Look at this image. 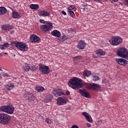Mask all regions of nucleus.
Instances as JSON below:
<instances>
[{"label": "nucleus", "instance_id": "obj_1", "mask_svg": "<svg viewBox=\"0 0 128 128\" xmlns=\"http://www.w3.org/2000/svg\"><path fill=\"white\" fill-rule=\"evenodd\" d=\"M68 84L73 90H78V88H82V84L80 79L76 77L70 79L68 82Z\"/></svg>", "mask_w": 128, "mask_h": 128}, {"label": "nucleus", "instance_id": "obj_2", "mask_svg": "<svg viewBox=\"0 0 128 128\" xmlns=\"http://www.w3.org/2000/svg\"><path fill=\"white\" fill-rule=\"evenodd\" d=\"M10 120V116L6 114H0V124H8Z\"/></svg>", "mask_w": 128, "mask_h": 128}, {"label": "nucleus", "instance_id": "obj_3", "mask_svg": "<svg viewBox=\"0 0 128 128\" xmlns=\"http://www.w3.org/2000/svg\"><path fill=\"white\" fill-rule=\"evenodd\" d=\"M84 86L87 90H100L102 86L98 84L95 83H85Z\"/></svg>", "mask_w": 128, "mask_h": 128}, {"label": "nucleus", "instance_id": "obj_4", "mask_svg": "<svg viewBox=\"0 0 128 128\" xmlns=\"http://www.w3.org/2000/svg\"><path fill=\"white\" fill-rule=\"evenodd\" d=\"M12 44H14L15 46H16L18 50H20L22 52H26L28 49V46L26 43L14 41Z\"/></svg>", "mask_w": 128, "mask_h": 128}, {"label": "nucleus", "instance_id": "obj_5", "mask_svg": "<svg viewBox=\"0 0 128 128\" xmlns=\"http://www.w3.org/2000/svg\"><path fill=\"white\" fill-rule=\"evenodd\" d=\"M14 110V106H2L0 107V112H3L9 114H12Z\"/></svg>", "mask_w": 128, "mask_h": 128}, {"label": "nucleus", "instance_id": "obj_6", "mask_svg": "<svg viewBox=\"0 0 128 128\" xmlns=\"http://www.w3.org/2000/svg\"><path fill=\"white\" fill-rule=\"evenodd\" d=\"M22 92L24 98L28 100L30 102H34L36 100V96L32 92H28L25 90H23Z\"/></svg>", "mask_w": 128, "mask_h": 128}, {"label": "nucleus", "instance_id": "obj_7", "mask_svg": "<svg viewBox=\"0 0 128 128\" xmlns=\"http://www.w3.org/2000/svg\"><path fill=\"white\" fill-rule=\"evenodd\" d=\"M118 54L119 56H122L124 58L128 60V50L126 48H122L118 50Z\"/></svg>", "mask_w": 128, "mask_h": 128}, {"label": "nucleus", "instance_id": "obj_8", "mask_svg": "<svg viewBox=\"0 0 128 128\" xmlns=\"http://www.w3.org/2000/svg\"><path fill=\"white\" fill-rule=\"evenodd\" d=\"M46 24H43L40 26L41 30H43V32H50L52 28V23L50 22H46Z\"/></svg>", "mask_w": 128, "mask_h": 128}, {"label": "nucleus", "instance_id": "obj_9", "mask_svg": "<svg viewBox=\"0 0 128 128\" xmlns=\"http://www.w3.org/2000/svg\"><path fill=\"white\" fill-rule=\"evenodd\" d=\"M39 70L44 74H48L50 72V69L48 66H46L44 64L40 65Z\"/></svg>", "mask_w": 128, "mask_h": 128}, {"label": "nucleus", "instance_id": "obj_10", "mask_svg": "<svg viewBox=\"0 0 128 128\" xmlns=\"http://www.w3.org/2000/svg\"><path fill=\"white\" fill-rule=\"evenodd\" d=\"M122 42V38L119 36H115L112 38L111 44L112 46H118Z\"/></svg>", "mask_w": 128, "mask_h": 128}, {"label": "nucleus", "instance_id": "obj_11", "mask_svg": "<svg viewBox=\"0 0 128 128\" xmlns=\"http://www.w3.org/2000/svg\"><path fill=\"white\" fill-rule=\"evenodd\" d=\"M51 34L53 36H56L57 38H59V40H60L61 42H64V40L68 38L67 36H66V35L63 34L62 36L60 32H52Z\"/></svg>", "mask_w": 128, "mask_h": 128}, {"label": "nucleus", "instance_id": "obj_12", "mask_svg": "<svg viewBox=\"0 0 128 128\" xmlns=\"http://www.w3.org/2000/svg\"><path fill=\"white\" fill-rule=\"evenodd\" d=\"M78 92L82 96H84L87 98H91L90 95V92H88L86 89H79Z\"/></svg>", "mask_w": 128, "mask_h": 128}, {"label": "nucleus", "instance_id": "obj_13", "mask_svg": "<svg viewBox=\"0 0 128 128\" xmlns=\"http://www.w3.org/2000/svg\"><path fill=\"white\" fill-rule=\"evenodd\" d=\"M30 40L32 42H40V38L38 36L36 35L32 34L30 37Z\"/></svg>", "mask_w": 128, "mask_h": 128}, {"label": "nucleus", "instance_id": "obj_14", "mask_svg": "<svg viewBox=\"0 0 128 128\" xmlns=\"http://www.w3.org/2000/svg\"><path fill=\"white\" fill-rule=\"evenodd\" d=\"M116 61L118 62V64L120 66H126L128 64V61L124 58H117Z\"/></svg>", "mask_w": 128, "mask_h": 128}, {"label": "nucleus", "instance_id": "obj_15", "mask_svg": "<svg viewBox=\"0 0 128 128\" xmlns=\"http://www.w3.org/2000/svg\"><path fill=\"white\" fill-rule=\"evenodd\" d=\"M57 104L58 106H64L66 104V100L62 97H58L57 99Z\"/></svg>", "mask_w": 128, "mask_h": 128}, {"label": "nucleus", "instance_id": "obj_16", "mask_svg": "<svg viewBox=\"0 0 128 128\" xmlns=\"http://www.w3.org/2000/svg\"><path fill=\"white\" fill-rule=\"evenodd\" d=\"M77 48L79 50H84L86 48V42L84 40H80L78 44Z\"/></svg>", "mask_w": 128, "mask_h": 128}, {"label": "nucleus", "instance_id": "obj_17", "mask_svg": "<svg viewBox=\"0 0 128 128\" xmlns=\"http://www.w3.org/2000/svg\"><path fill=\"white\" fill-rule=\"evenodd\" d=\"M82 115L85 116L86 120L88 122L92 123V116L86 112H83L82 113Z\"/></svg>", "mask_w": 128, "mask_h": 128}, {"label": "nucleus", "instance_id": "obj_18", "mask_svg": "<svg viewBox=\"0 0 128 128\" xmlns=\"http://www.w3.org/2000/svg\"><path fill=\"white\" fill-rule=\"evenodd\" d=\"M63 94L64 93L62 92L60 89H56L53 91V94L55 96H62Z\"/></svg>", "mask_w": 128, "mask_h": 128}, {"label": "nucleus", "instance_id": "obj_19", "mask_svg": "<svg viewBox=\"0 0 128 128\" xmlns=\"http://www.w3.org/2000/svg\"><path fill=\"white\" fill-rule=\"evenodd\" d=\"M14 88V86L12 83H9L4 86V88L6 90H12Z\"/></svg>", "mask_w": 128, "mask_h": 128}, {"label": "nucleus", "instance_id": "obj_20", "mask_svg": "<svg viewBox=\"0 0 128 128\" xmlns=\"http://www.w3.org/2000/svg\"><path fill=\"white\" fill-rule=\"evenodd\" d=\"M39 16H48L50 12L46 10H42L39 12Z\"/></svg>", "mask_w": 128, "mask_h": 128}, {"label": "nucleus", "instance_id": "obj_21", "mask_svg": "<svg viewBox=\"0 0 128 128\" xmlns=\"http://www.w3.org/2000/svg\"><path fill=\"white\" fill-rule=\"evenodd\" d=\"M2 28L4 30H8L12 28V26L10 24H6L2 26Z\"/></svg>", "mask_w": 128, "mask_h": 128}, {"label": "nucleus", "instance_id": "obj_22", "mask_svg": "<svg viewBox=\"0 0 128 128\" xmlns=\"http://www.w3.org/2000/svg\"><path fill=\"white\" fill-rule=\"evenodd\" d=\"M96 54H97V56H104L106 54V52L102 51V50H98L96 51Z\"/></svg>", "mask_w": 128, "mask_h": 128}, {"label": "nucleus", "instance_id": "obj_23", "mask_svg": "<svg viewBox=\"0 0 128 128\" xmlns=\"http://www.w3.org/2000/svg\"><path fill=\"white\" fill-rule=\"evenodd\" d=\"M6 14V8L4 6L0 7V16Z\"/></svg>", "mask_w": 128, "mask_h": 128}, {"label": "nucleus", "instance_id": "obj_24", "mask_svg": "<svg viewBox=\"0 0 128 128\" xmlns=\"http://www.w3.org/2000/svg\"><path fill=\"white\" fill-rule=\"evenodd\" d=\"M12 16L14 18H20V15L18 12H12Z\"/></svg>", "mask_w": 128, "mask_h": 128}, {"label": "nucleus", "instance_id": "obj_25", "mask_svg": "<svg viewBox=\"0 0 128 128\" xmlns=\"http://www.w3.org/2000/svg\"><path fill=\"white\" fill-rule=\"evenodd\" d=\"M35 90L38 92H42L44 90V88L42 86H36Z\"/></svg>", "mask_w": 128, "mask_h": 128}, {"label": "nucleus", "instance_id": "obj_26", "mask_svg": "<svg viewBox=\"0 0 128 128\" xmlns=\"http://www.w3.org/2000/svg\"><path fill=\"white\" fill-rule=\"evenodd\" d=\"M30 8L31 10H38V8H40V6L38 4H31L30 5Z\"/></svg>", "mask_w": 128, "mask_h": 128}, {"label": "nucleus", "instance_id": "obj_27", "mask_svg": "<svg viewBox=\"0 0 128 128\" xmlns=\"http://www.w3.org/2000/svg\"><path fill=\"white\" fill-rule=\"evenodd\" d=\"M8 46H10V44L8 43H4V44L0 46V50H4V48H8Z\"/></svg>", "mask_w": 128, "mask_h": 128}, {"label": "nucleus", "instance_id": "obj_28", "mask_svg": "<svg viewBox=\"0 0 128 128\" xmlns=\"http://www.w3.org/2000/svg\"><path fill=\"white\" fill-rule=\"evenodd\" d=\"M92 73H90V72L88 70H85L83 74L84 76H90Z\"/></svg>", "mask_w": 128, "mask_h": 128}, {"label": "nucleus", "instance_id": "obj_29", "mask_svg": "<svg viewBox=\"0 0 128 128\" xmlns=\"http://www.w3.org/2000/svg\"><path fill=\"white\" fill-rule=\"evenodd\" d=\"M52 100V96H50V95L47 96L46 98V102H50Z\"/></svg>", "mask_w": 128, "mask_h": 128}, {"label": "nucleus", "instance_id": "obj_30", "mask_svg": "<svg viewBox=\"0 0 128 128\" xmlns=\"http://www.w3.org/2000/svg\"><path fill=\"white\" fill-rule=\"evenodd\" d=\"M52 100V96H50V95L47 96L46 98V102H50Z\"/></svg>", "mask_w": 128, "mask_h": 128}, {"label": "nucleus", "instance_id": "obj_31", "mask_svg": "<svg viewBox=\"0 0 128 128\" xmlns=\"http://www.w3.org/2000/svg\"><path fill=\"white\" fill-rule=\"evenodd\" d=\"M92 78V80L94 82H98V80H99L98 76L97 75H94Z\"/></svg>", "mask_w": 128, "mask_h": 128}, {"label": "nucleus", "instance_id": "obj_32", "mask_svg": "<svg viewBox=\"0 0 128 128\" xmlns=\"http://www.w3.org/2000/svg\"><path fill=\"white\" fill-rule=\"evenodd\" d=\"M30 66L26 64L24 66V70L25 72H28L30 70Z\"/></svg>", "mask_w": 128, "mask_h": 128}, {"label": "nucleus", "instance_id": "obj_33", "mask_svg": "<svg viewBox=\"0 0 128 128\" xmlns=\"http://www.w3.org/2000/svg\"><path fill=\"white\" fill-rule=\"evenodd\" d=\"M68 12H69V14H70L72 18H74V16H76V15L74 14V11L68 10Z\"/></svg>", "mask_w": 128, "mask_h": 128}, {"label": "nucleus", "instance_id": "obj_34", "mask_svg": "<svg viewBox=\"0 0 128 128\" xmlns=\"http://www.w3.org/2000/svg\"><path fill=\"white\" fill-rule=\"evenodd\" d=\"M80 58H82V56H78L74 57L73 58V60H76V62H78V60H80Z\"/></svg>", "mask_w": 128, "mask_h": 128}, {"label": "nucleus", "instance_id": "obj_35", "mask_svg": "<svg viewBox=\"0 0 128 128\" xmlns=\"http://www.w3.org/2000/svg\"><path fill=\"white\" fill-rule=\"evenodd\" d=\"M30 70H36V66H33L30 67Z\"/></svg>", "mask_w": 128, "mask_h": 128}, {"label": "nucleus", "instance_id": "obj_36", "mask_svg": "<svg viewBox=\"0 0 128 128\" xmlns=\"http://www.w3.org/2000/svg\"><path fill=\"white\" fill-rule=\"evenodd\" d=\"M74 6H70L68 8V10H74Z\"/></svg>", "mask_w": 128, "mask_h": 128}, {"label": "nucleus", "instance_id": "obj_37", "mask_svg": "<svg viewBox=\"0 0 128 128\" xmlns=\"http://www.w3.org/2000/svg\"><path fill=\"white\" fill-rule=\"evenodd\" d=\"M2 76H4V78H6L8 76V74H6V73H3L2 74Z\"/></svg>", "mask_w": 128, "mask_h": 128}, {"label": "nucleus", "instance_id": "obj_38", "mask_svg": "<svg viewBox=\"0 0 128 128\" xmlns=\"http://www.w3.org/2000/svg\"><path fill=\"white\" fill-rule=\"evenodd\" d=\"M40 22H41V24H46V21H44V20H40Z\"/></svg>", "mask_w": 128, "mask_h": 128}, {"label": "nucleus", "instance_id": "obj_39", "mask_svg": "<svg viewBox=\"0 0 128 128\" xmlns=\"http://www.w3.org/2000/svg\"><path fill=\"white\" fill-rule=\"evenodd\" d=\"M70 91L68 90L66 91V96H70Z\"/></svg>", "mask_w": 128, "mask_h": 128}, {"label": "nucleus", "instance_id": "obj_40", "mask_svg": "<svg viewBox=\"0 0 128 128\" xmlns=\"http://www.w3.org/2000/svg\"><path fill=\"white\" fill-rule=\"evenodd\" d=\"M46 122H47V124H50V120L48 118H46Z\"/></svg>", "mask_w": 128, "mask_h": 128}, {"label": "nucleus", "instance_id": "obj_41", "mask_svg": "<svg viewBox=\"0 0 128 128\" xmlns=\"http://www.w3.org/2000/svg\"><path fill=\"white\" fill-rule=\"evenodd\" d=\"M62 14H64V16H66V12L64 11H62Z\"/></svg>", "mask_w": 128, "mask_h": 128}, {"label": "nucleus", "instance_id": "obj_42", "mask_svg": "<svg viewBox=\"0 0 128 128\" xmlns=\"http://www.w3.org/2000/svg\"><path fill=\"white\" fill-rule=\"evenodd\" d=\"M86 126H87L88 128H90V126H92V124H90V123H87Z\"/></svg>", "mask_w": 128, "mask_h": 128}, {"label": "nucleus", "instance_id": "obj_43", "mask_svg": "<svg viewBox=\"0 0 128 128\" xmlns=\"http://www.w3.org/2000/svg\"><path fill=\"white\" fill-rule=\"evenodd\" d=\"M52 32H60V31L55 30L52 31Z\"/></svg>", "mask_w": 128, "mask_h": 128}, {"label": "nucleus", "instance_id": "obj_44", "mask_svg": "<svg viewBox=\"0 0 128 128\" xmlns=\"http://www.w3.org/2000/svg\"><path fill=\"white\" fill-rule=\"evenodd\" d=\"M96 2H102V0H94Z\"/></svg>", "mask_w": 128, "mask_h": 128}, {"label": "nucleus", "instance_id": "obj_45", "mask_svg": "<svg viewBox=\"0 0 128 128\" xmlns=\"http://www.w3.org/2000/svg\"><path fill=\"white\" fill-rule=\"evenodd\" d=\"M92 56H93V58H98V56H96V55H93Z\"/></svg>", "mask_w": 128, "mask_h": 128}, {"label": "nucleus", "instance_id": "obj_46", "mask_svg": "<svg viewBox=\"0 0 128 128\" xmlns=\"http://www.w3.org/2000/svg\"><path fill=\"white\" fill-rule=\"evenodd\" d=\"M98 122L100 124H102V120H98Z\"/></svg>", "mask_w": 128, "mask_h": 128}, {"label": "nucleus", "instance_id": "obj_47", "mask_svg": "<svg viewBox=\"0 0 128 128\" xmlns=\"http://www.w3.org/2000/svg\"><path fill=\"white\" fill-rule=\"evenodd\" d=\"M125 2H126V4H128V0H125Z\"/></svg>", "mask_w": 128, "mask_h": 128}, {"label": "nucleus", "instance_id": "obj_48", "mask_svg": "<svg viewBox=\"0 0 128 128\" xmlns=\"http://www.w3.org/2000/svg\"><path fill=\"white\" fill-rule=\"evenodd\" d=\"M112 2H118V0H112Z\"/></svg>", "mask_w": 128, "mask_h": 128}, {"label": "nucleus", "instance_id": "obj_49", "mask_svg": "<svg viewBox=\"0 0 128 128\" xmlns=\"http://www.w3.org/2000/svg\"><path fill=\"white\" fill-rule=\"evenodd\" d=\"M4 54H8V52H4Z\"/></svg>", "mask_w": 128, "mask_h": 128}, {"label": "nucleus", "instance_id": "obj_50", "mask_svg": "<svg viewBox=\"0 0 128 128\" xmlns=\"http://www.w3.org/2000/svg\"><path fill=\"white\" fill-rule=\"evenodd\" d=\"M2 40V37L0 36V42Z\"/></svg>", "mask_w": 128, "mask_h": 128}]
</instances>
